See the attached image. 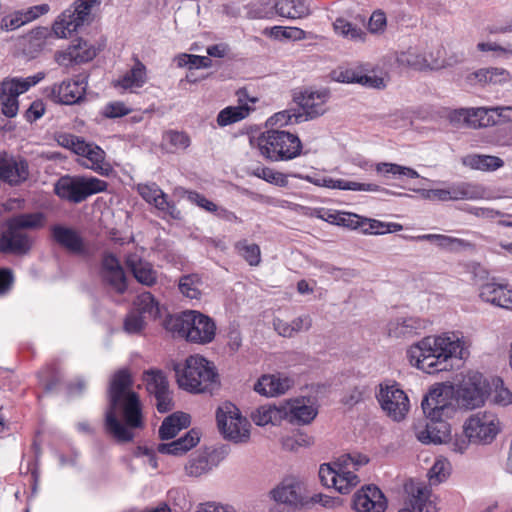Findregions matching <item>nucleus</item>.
<instances>
[{
    "label": "nucleus",
    "instance_id": "obj_13",
    "mask_svg": "<svg viewBox=\"0 0 512 512\" xmlns=\"http://www.w3.org/2000/svg\"><path fill=\"white\" fill-rule=\"evenodd\" d=\"M404 490L407 498L398 512H437L431 488L425 482H406Z\"/></svg>",
    "mask_w": 512,
    "mask_h": 512
},
{
    "label": "nucleus",
    "instance_id": "obj_21",
    "mask_svg": "<svg viewBox=\"0 0 512 512\" xmlns=\"http://www.w3.org/2000/svg\"><path fill=\"white\" fill-rule=\"evenodd\" d=\"M463 61V57L455 58V60H431L429 61L426 55H422L417 49L409 48L406 51L399 53L396 57V62L399 66L409 67L415 70H438L446 66H451L455 63Z\"/></svg>",
    "mask_w": 512,
    "mask_h": 512
},
{
    "label": "nucleus",
    "instance_id": "obj_36",
    "mask_svg": "<svg viewBox=\"0 0 512 512\" xmlns=\"http://www.w3.org/2000/svg\"><path fill=\"white\" fill-rule=\"evenodd\" d=\"M190 424V416L184 412H176L167 416L161 426L158 434L161 440H169L174 438L181 429L188 427Z\"/></svg>",
    "mask_w": 512,
    "mask_h": 512
},
{
    "label": "nucleus",
    "instance_id": "obj_15",
    "mask_svg": "<svg viewBox=\"0 0 512 512\" xmlns=\"http://www.w3.org/2000/svg\"><path fill=\"white\" fill-rule=\"evenodd\" d=\"M330 97L328 90L320 91L305 90L299 96L294 97L301 111L302 122L316 119L327 111L326 103Z\"/></svg>",
    "mask_w": 512,
    "mask_h": 512
},
{
    "label": "nucleus",
    "instance_id": "obj_47",
    "mask_svg": "<svg viewBox=\"0 0 512 512\" xmlns=\"http://www.w3.org/2000/svg\"><path fill=\"white\" fill-rule=\"evenodd\" d=\"M482 109L486 112L481 122L484 127L512 121V106L482 107Z\"/></svg>",
    "mask_w": 512,
    "mask_h": 512
},
{
    "label": "nucleus",
    "instance_id": "obj_25",
    "mask_svg": "<svg viewBox=\"0 0 512 512\" xmlns=\"http://www.w3.org/2000/svg\"><path fill=\"white\" fill-rule=\"evenodd\" d=\"M29 176L26 160H16L0 153V180L12 186L19 185Z\"/></svg>",
    "mask_w": 512,
    "mask_h": 512
},
{
    "label": "nucleus",
    "instance_id": "obj_60",
    "mask_svg": "<svg viewBox=\"0 0 512 512\" xmlns=\"http://www.w3.org/2000/svg\"><path fill=\"white\" fill-rule=\"evenodd\" d=\"M307 500L308 501H307L306 507H310L315 504H320L321 506H323L325 508H334V507L342 505L341 498L333 497V496H329V495H325V494H321V493L314 494L312 496L308 495Z\"/></svg>",
    "mask_w": 512,
    "mask_h": 512
},
{
    "label": "nucleus",
    "instance_id": "obj_14",
    "mask_svg": "<svg viewBox=\"0 0 512 512\" xmlns=\"http://www.w3.org/2000/svg\"><path fill=\"white\" fill-rule=\"evenodd\" d=\"M338 226L360 230L363 234H384L402 230V225L398 223H386L351 212H341Z\"/></svg>",
    "mask_w": 512,
    "mask_h": 512
},
{
    "label": "nucleus",
    "instance_id": "obj_38",
    "mask_svg": "<svg viewBox=\"0 0 512 512\" xmlns=\"http://www.w3.org/2000/svg\"><path fill=\"white\" fill-rule=\"evenodd\" d=\"M489 381L488 400L499 407H507L512 404V392L500 377H492Z\"/></svg>",
    "mask_w": 512,
    "mask_h": 512
},
{
    "label": "nucleus",
    "instance_id": "obj_6",
    "mask_svg": "<svg viewBox=\"0 0 512 512\" xmlns=\"http://www.w3.org/2000/svg\"><path fill=\"white\" fill-rule=\"evenodd\" d=\"M260 153L271 161H286L300 155L302 143L297 135L287 131L271 129L257 139Z\"/></svg>",
    "mask_w": 512,
    "mask_h": 512
},
{
    "label": "nucleus",
    "instance_id": "obj_59",
    "mask_svg": "<svg viewBox=\"0 0 512 512\" xmlns=\"http://www.w3.org/2000/svg\"><path fill=\"white\" fill-rule=\"evenodd\" d=\"M55 140L58 145L70 149L75 154H77L78 147L85 141L84 138L70 133H58L55 135Z\"/></svg>",
    "mask_w": 512,
    "mask_h": 512
},
{
    "label": "nucleus",
    "instance_id": "obj_61",
    "mask_svg": "<svg viewBox=\"0 0 512 512\" xmlns=\"http://www.w3.org/2000/svg\"><path fill=\"white\" fill-rule=\"evenodd\" d=\"M450 476V464L446 460H437L427 473L428 480H443Z\"/></svg>",
    "mask_w": 512,
    "mask_h": 512
},
{
    "label": "nucleus",
    "instance_id": "obj_24",
    "mask_svg": "<svg viewBox=\"0 0 512 512\" xmlns=\"http://www.w3.org/2000/svg\"><path fill=\"white\" fill-rule=\"evenodd\" d=\"M479 297L496 307L512 310V289H509L506 284L496 282L495 277L491 282L481 284Z\"/></svg>",
    "mask_w": 512,
    "mask_h": 512
},
{
    "label": "nucleus",
    "instance_id": "obj_7",
    "mask_svg": "<svg viewBox=\"0 0 512 512\" xmlns=\"http://www.w3.org/2000/svg\"><path fill=\"white\" fill-rule=\"evenodd\" d=\"M107 182L96 177L62 176L54 184V193L61 199L71 203H81L89 196L104 192Z\"/></svg>",
    "mask_w": 512,
    "mask_h": 512
},
{
    "label": "nucleus",
    "instance_id": "obj_56",
    "mask_svg": "<svg viewBox=\"0 0 512 512\" xmlns=\"http://www.w3.org/2000/svg\"><path fill=\"white\" fill-rule=\"evenodd\" d=\"M467 272L471 275L475 284L481 288L482 283L491 282L493 277H490L489 271L480 263L471 262L466 266Z\"/></svg>",
    "mask_w": 512,
    "mask_h": 512
},
{
    "label": "nucleus",
    "instance_id": "obj_18",
    "mask_svg": "<svg viewBox=\"0 0 512 512\" xmlns=\"http://www.w3.org/2000/svg\"><path fill=\"white\" fill-rule=\"evenodd\" d=\"M146 388L156 400V408L160 413H167L173 409L174 403L169 391V384L162 371H149L146 373Z\"/></svg>",
    "mask_w": 512,
    "mask_h": 512
},
{
    "label": "nucleus",
    "instance_id": "obj_27",
    "mask_svg": "<svg viewBox=\"0 0 512 512\" xmlns=\"http://www.w3.org/2000/svg\"><path fill=\"white\" fill-rule=\"evenodd\" d=\"M125 264L132 272L134 278L142 285L151 287L157 283V271L150 262L144 260L137 253L128 254Z\"/></svg>",
    "mask_w": 512,
    "mask_h": 512
},
{
    "label": "nucleus",
    "instance_id": "obj_58",
    "mask_svg": "<svg viewBox=\"0 0 512 512\" xmlns=\"http://www.w3.org/2000/svg\"><path fill=\"white\" fill-rule=\"evenodd\" d=\"M71 17H73V19H70L69 21L63 19L61 22H56L54 24L53 31L58 37H67L68 34L75 31L77 27L83 23V21L77 18V14L74 13Z\"/></svg>",
    "mask_w": 512,
    "mask_h": 512
},
{
    "label": "nucleus",
    "instance_id": "obj_39",
    "mask_svg": "<svg viewBox=\"0 0 512 512\" xmlns=\"http://www.w3.org/2000/svg\"><path fill=\"white\" fill-rule=\"evenodd\" d=\"M6 222L20 231L37 230L45 226L46 216L42 212L20 213L9 217Z\"/></svg>",
    "mask_w": 512,
    "mask_h": 512
},
{
    "label": "nucleus",
    "instance_id": "obj_33",
    "mask_svg": "<svg viewBox=\"0 0 512 512\" xmlns=\"http://www.w3.org/2000/svg\"><path fill=\"white\" fill-rule=\"evenodd\" d=\"M200 441V433L196 429H191L183 437L170 443H160L156 451L161 454L181 456L195 447Z\"/></svg>",
    "mask_w": 512,
    "mask_h": 512
},
{
    "label": "nucleus",
    "instance_id": "obj_20",
    "mask_svg": "<svg viewBox=\"0 0 512 512\" xmlns=\"http://www.w3.org/2000/svg\"><path fill=\"white\" fill-rule=\"evenodd\" d=\"M88 84V75H79L76 80L63 81L55 84L51 90V97L60 104L73 105L85 97Z\"/></svg>",
    "mask_w": 512,
    "mask_h": 512
},
{
    "label": "nucleus",
    "instance_id": "obj_43",
    "mask_svg": "<svg viewBox=\"0 0 512 512\" xmlns=\"http://www.w3.org/2000/svg\"><path fill=\"white\" fill-rule=\"evenodd\" d=\"M54 58L60 66L68 67L72 64H80L93 60L95 53L85 48V52L79 54L77 48L70 44L66 50L57 51Z\"/></svg>",
    "mask_w": 512,
    "mask_h": 512
},
{
    "label": "nucleus",
    "instance_id": "obj_48",
    "mask_svg": "<svg viewBox=\"0 0 512 512\" xmlns=\"http://www.w3.org/2000/svg\"><path fill=\"white\" fill-rule=\"evenodd\" d=\"M251 108L247 104L228 106L221 110L217 116V123L221 127L238 122L249 115Z\"/></svg>",
    "mask_w": 512,
    "mask_h": 512
},
{
    "label": "nucleus",
    "instance_id": "obj_9",
    "mask_svg": "<svg viewBox=\"0 0 512 512\" xmlns=\"http://www.w3.org/2000/svg\"><path fill=\"white\" fill-rule=\"evenodd\" d=\"M216 420L220 432L225 438L238 442H245L250 435L249 422L242 417L239 409L230 402H225L216 411Z\"/></svg>",
    "mask_w": 512,
    "mask_h": 512
},
{
    "label": "nucleus",
    "instance_id": "obj_23",
    "mask_svg": "<svg viewBox=\"0 0 512 512\" xmlns=\"http://www.w3.org/2000/svg\"><path fill=\"white\" fill-rule=\"evenodd\" d=\"M77 155L84 158L81 165L102 176H108L112 172L111 165L105 162V151L94 143L84 141L78 147Z\"/></svg>",
    "mask_w": 512,
    "mask_h": 512
},
{
    "label": "nucleus",
    "instance_id": "obj_45",
    "mask_svg": "<svg viewBox=\"0 0 512 512\" xmlns=\"http://www.w3.org/2000/svg\"><path fill=\"white\" fill-rule=\"evenodd\" d=\"M273 8L279 16L290 19L302 18L308 14V8L302 0H278Z\"/></svg>",
    "mask_w": 512,
    "mask_h": 512
},
{
    "label": "nucleus",
    "instance_id": "obj_35",
    "mask_svg": "<svg viewBox=\"0 0 512 512\" xmlns=\"http://www.w3.org/2000/svg\"><path fill=\"white\" fill-rule=\"evenodd\" d=\"M334 80L342 83H358L364 86L382 88L384 81L376 76H368L353 68L335 70L333 72Z\"/></svg>",
    "mask_w": 512,
    "mask_h": 512
},
{
    "label": "nucleus",
    "instance_id": "obj_26",
    "mask_svg": "<svg viewBox=\"0 0 512 512\" xmlns=\"http://www.w3.org/2000/svg\"><path fill=\"white\" fill-rule=\"evenodd\" d=\"M51 235L53 240L68 252L76 255L87 254L83 238L73 228L57 224L51 227Z\"/></svg>",
    "mask_w": 512,
    "mask_h": 512
},
{
    "label": "nucleus",
    "instance_id": "obj_1",
    "mask_svg": "<svg viewBox=\"0 0 512 512\" xmlns=\"http://www.w3.org/2000/svg\"><path fill=\"white\" fill-rule=\"evenodd\" d=\"M489 381L479 372H469L454 389L439 385L423 397L421 407L426 417L423 428L415 426L416 438L423 444H442L450 439L447 420L454 417L458 407L472 410L482 406L488 398Z\"/></svg>",
    "mask_w": 512,
    "mask_h": 512
},
{
    "label": "nucleus",
    "instance_id": "obj_17",
    "mask_svg": "<svg viewBox=\"0 0 512 512\" xmlns=\"http://www.w3.org/2000/svg\"><path fill=\"white\" fill-rule=\"evenodd\" d=\"M5 227V230L0 234V253L17 256L27 255L32 249V238L8 222H5Z\"/></svg>",
    "mask_w": 512,
    "mask_h": 512
},
{
    "label": "nucleus",
    "instance_id": "obj_2",
    "mask_svg": "<svg viewBox=\"0 0 512 512\" xmlns=\"http://www.w3.org/2000/svg\"><path fill=\"white\" fill-rule=\"evenodd\" d=\"M132 384L129 371L121 369L114 373L108 388L104 428L118 443L133 441V430L144 426L141 403L138 395L131 389Z\"/></svg>",
    "mask_w": 512,
    "mask_h": 512
},
{
    "label": "nucleus",
    "instance_id": "obj_12",
    "mask_svg": "<svg viewBox=\"0 0 512 512\" xmlns=\"http://www.w3.org/2000/svg\"><path fill=\"white\" fill-rule=\"evenodd\" d=\"M99 277L105 286L119 295L124 294L128 289L124 269L119 259L112 252H103L99 266Z\"/></svg>",
    "mask_w": 512,
    "mask_h": 512
},
{
    "label": "nucleus",
    "instance_id": "obj_49",
    "mask_svg": "<svg viewBox=\"0 0 512 512\" xmlns=\"http://www.w3.org/2000/svg\"><path fill=\"white\" fill-rule=\"evenodd\" d=\"M235 249L238 254L243 257L249 265L257 266L261 261V252L257 244H249L246 240L236 243Z\"/></svg>",
    "mask_w": 512,
    "mask_h": 512
},
{
    "label": "nucleus",
    "instance_id": "obj_3",
    "mask_svg": "<svg viewBox=\"0 0 512 512\" xmlns=\"http://www.w3.org/2000/svg\"><path fill=\"white\" fill-rule=\"evenodd\" d=\"M463 347L458 337L428 336L412 345L407 354L410 363L425 373L434 374L452 369L453 359H462Z\"/></svg>",
    "mask_w": 512,
    "mask_h": 512
},
{
    "label": "nucleus",
    "instance_id": "obj_57",
    "mask_svg": "<svg viewBox=\"0 0 512 512\" xmlns=\"http://www.w3.org/2000/svg\"><path fill=\"white\" fill-rule=\"evenodd\" d=\"M255 175L269 183L278 185L280 187H285L288 184V179L285 174L276 172L273 169L267 167L257 169Z\"/></svg>",
    "mask_w": 512,
    "mask_h": 512
},
{
    "label": "nucleus",
    "instance_id": "obj_51",
    "mask_svg": "<svg viewBox=\"0 0 512 512\" xmlns=\"http://www.w3.org/2000/svg\"><path fill=\"white\" fill-rule=\"evenodd\" d=\"M376 171L383 174L402 175L409 178H418L419 174L416 170L410 167L401 166L395 163L382 162L376 166Z\"/></svg>",
    "mask_w": 512,
    "mask_h": 512
},
{
    "label": "nucleus",
    "instance_id": "obj_4",
    "mask_svg": "<svg viewBox=\"0 0 512 512\" xmlns=\"http://www.w3.org/2000/svg\"><path fill=\"white\" fill-rule=\"evenodd\" d=\"M173 370L178 386L190 393L213 394L220 386L214 364L200 355H191L184 363H174Z\"/></svg>",
    "mask_w": 512,
    "mask_h": 512
},
{
    "label": "nucleus",
    "instance_id": "obj_55",
    "mask_svg": "<svg viewBox=\"0 0 512 512\" xmlns=\"http://www.w3.org/2000/svg\"><path fill=\"white\" fill-rule=\"evenodd\" d=\"M163 139L168 142L175 149L185 150L191 144L189 135L183 131L169 130Z\"/></svg>",
    "mask_w": 512,
    "mask_h": 512
},
{
    "label": "nucleus",
    "instance_id": "obj_37",
    "mask_svg": "<svg viewBox=\"0 0 512 512\" xmlns=\"http://www.w3.org/2000/svg\"><path fill=\"white\" fill-rule=\"evenodd\" d=\"M486 112L482 107L478 108H459L449 112L448 119L451 124L460 126L465 124L472 127H484L481 122L483 114Z\"/></svg>",
    "mask_w": 512,
    "mask_h": 512
},
{
    "label": "nucleus",
    "instance_id": "obj_32",
    "mask_svg": "<svg viewBox=\"0 0 512 512\" xmlns=\"http://www.w3.org/2000/svg\"><path fill=\"white\" fill-rule=\"evenodd\" d=\"M426 327V322L417 317L397 318L388 323V335L394 338H411Z\"/></svg>",
    "mask_w": 512,
    "mask_h": 512
},
{
    "label": "nucleus",
    "instance_id": "obj_8",
    "mask_svg": "<svg viewBox=\"0 0 512 512\" xmlns=\"http://www.w3.org/2000/svg\"><path fill=\"white\" fill-rule=\"evenodd\" d=\"M369 457L359 452L346 453L339 456L333 462L323 463L319 467V480H358L356 471L369 463Z\"/></svg>",
    "mask_w": 512,
    "mask_h": 512
},
{
    "label": "nucleus",
    "instance_id": "obj_41",
    "mask_svg": "<svg viewBox=\"0 0 512 512\" xmlns=\"http://www.w3.org/2000/svg\"><path fill=\"white\" fill-rule=\"evenodd\" d=\"M204 282L198 273L182 275L178 281L180 293L189 299L200 300Z\"/></svg>",
    "mask_w": 512,
    "mask_h": 512
},
{
    "label": "nucleus",
    "instance_id": "obj_28",
    "mask_svg": "<svg viewBox=\"0 0 512 512\" xmlns=\"http://www.w3.org/2000/svg\"><path fill=\"white\" fill-rule=\"evenodd\" d=\"M284 419L292 424L305 425L311 423L317 415V409L305 402L295 399L282 405Z\"/></svg>",
    "mask_w": 512,
    "mask_h": 512
},
{
    "label": "nucleus",
    "instance_id": "obj_34",
    "mask_svg": "<svg viewBox=\"0 0 512 512\" xmlns=\"http://www.w3.org/2000/svg\"><path fill=\"white\" fill-rule=\"evenodd\" d=\"M147 81L146 67L139 60L135 59V63L130 70L123 76L113 82L115 88L124 90H133L141 88Z\"/></svg>",
    "mask_w": 512,
    "mask_h": 512
},
{
    "label": "nucleus",
    "instance_id": "obj_53",
    "mask_svg": "<svg viewBox=\"0 0 512 512\" xmlns=\"http://www.w3.org/2000/svg\"><path fill=\"white\" fill-rule=\"evenodd\" d=\"M335 189L352 190V191H380V190H383L387 194H390V192L388 190L383 189L376 184L359 183V182L348 181V180H344V179H335Z\"/></svg>",
    "mask_w": 512,
    "mask_h": 512
},
{
    "label": "nucleus",
    "instance_id": "obj_44",
    "mask_svg": "<svg viewBox=\"0 0 512 512\" xmlns=\"http://www.w3.org/2000/svg\"><path fill=\"white\" fill-rule=\"evenodd\" d=\"M282 405H262L251 413V418L257 426L277 424L284 419Z\"/></svg>",
    "mask_w": 512,
    "mask_h": 512
},
{
    "label": "nucleus",
    "instance_id": "obj_42",
    "mask_svg": "<svg viewBox=\"0 0 512 512\" xmlns=\"http://www.w3.org/2000/svg\"><path fill=\"white\" fill-rule=\"evenodd\" d=\"M135 311L145 318L156 320L161 317V306L150 292L139 294L134 300Z\"/></svg>",
    "mask_w": 512,
    "mask_h": 512
},
{
    "label": "nucleus",
    "instance_id": "obj_30",
    "mask_svg": "<svg viewBox=\"0 0 512 512\" xmlns=\"http://www.w3.org/2000/svg\"><path fill=\"white\" fill-rule=\"evenodd\" d=\"M217 454L216 451H198L191 455L187 464L185 465V471L187 476L198 478L206 475L214 467L217 466Z\"/></svg>",
    "mask_w": 512,
    "mask_h": 512
},
{
    "label": "nucleus",
    "instance_id": "obj_29",
    "mask_svg": "<svg viewBox=\"0 0 512 512\" xmlns=\"http://www.w3.org/2000/svg\"><path fill=\"white\" fill-rule=\"evenodd\" d=\"M415 240L434 243L441 250L450 253L474 251L476 247L475 244L471 241L444 234H423L415 237Z\"/></svg>",
    "mask_w": 512,
    "mask_h": 512
},
{
    "label": "nucleus",
    "instance_id": "obj_5",
    "mask_svg": "<svg viewBox=\"0 0 512 512\" xmlns=\"http://www.w3.org/2000/svg\"><path fill=\"white\" fill-rule=\"evenodd\" d=\"M166 328L197 344L210 343L216 335L214 320L196 310H186L170 316L166 320Z\"/></svg>",
    "mask_w": 512,
    "mask_h": 512
},
{
    "label": "nucleus",
    "instance_id": "obj_31",
    "mask_svg": "<svg viewBox=\"0 0 512 512\" xmlns=\"http://www.w3.org/2000/svg\"><path fill=\"white\" fill-rule=\"evenodd\" d=\"M294 385V380L280 375H263L254 385V390L264 396L284 394Z\"/></svg>",
    "mask_w": 512,
    "mask_h": 512
},
{
    "label": "nucleus",
    "instance_id": "obj_52",
    "mask_svg": "<svg viewBox=\"0 0 512 512\" xmlns=\"http://www.w3.org/2000/svg\"><path fill=\"white\" fill-rule=\"evenodd\" d=\"M302 115L298 113L296 109H288L278 113H275L271 116L267 123L271 126H285L291 123H301Z\"/></svg>",
    "mask_w": 512,
    "mask_h": 512
},
{
    "label": "nucleus",
    "instance_id": "obj_40",
    "mask_svg": "<svg viewBox=\"0 0 512 512\" xmlns=\"http://www.w3.org/2000/svg\"><path fill=\"white\" fill-rule=\"evenodd\" d=\"M462 164L474 170L495 171L504 165V161L497 156L469 154L462 158Z\"/></svg>",
    "mask_w": 512,
    "mask_h": 512
},
{
    "label": "nucleus",
    "instance_id": "obj_16",
    "mask_svg": "<svg viewBox=\"0 0 512 512\" xmlns=\"http://www.w3.org/2000/svg\"><path fill=\"white\" fill-rule=\"evenodd\" d=\"M498 419L490 414L471 416L464 425V432L473 441L491 442L499 431Z\"/></svg>",
    "mask_w": 512,
    "mask_h": 512
},
{
    "label": "nucleus",
    "instance_id": "obj_19",
    "mask_svg": "<svg viewBox=\"0 0 512 512\" xmlns=\"http://www.w3.org/2000/svg\"><path fill=\"white\" fill-rule=\"evenodd\" d=\"M353 508L356 512H385L387 499L375 484L370 483L355 492Z\"/></svg>",
    "mask_w": 512,
    "mask_h": 512
},
{
    "label": "nucleus",
    "instance_id": "obj_62",
    "mask_svg": "<svg viewBox=\"0 0 512 512\" xmlns=\"http://www.w3.org/2000/svg\"><path fill=\"white\" fill-rule=\"evenodd\" d=\"M340 214H341V211L327 209L324 207H319V208H313L311 210L309 216L321 219L330 224L338 226Z\"/></svg>",
    "mask_w": 512,
    "mask_h": 512
},
{
    "label": "nucleus",
    "instance_id": "obj_10",
    "mask_svg": "<svg viewBox=\"0 0 512 512\" xmlns=\"http://www.w3.org/2000/svg\"><path fill=\"white\" fill-rule=\"evenodd\" d=\"M376 398L383 411L394 421L403 420L409 411V398L396 383L380 384Z\"/></svg>",
    "mask_w": 512,
    "mask_h": 512
},
{
    "label": "nucleus",
    "instance_id": "obj_22",
    "mask_svg": "<svg viewBox=\"0 0 512 512\" xmlns=\"http://www.w3.org/2000/svg\"><path fill=\"white\" fill-rule=\"evenodd\" d=\"M272 498L280 504L292 508H304L307 506L308 494L302 486V482H281L271 491Z\"/></svg>",
    "mask_w": 512,
    "mask_h": 512
},
{
    "label": "nucleus",
    "instance_id": "obj_50",
    "mask_svg": "<svg viewBox=\"0 0 512 512\" xmlns=\"http://www.w3.org/2000/svg\"><path fill=\"white\" fill-rule=\"evenodd\" d=\"M333 27L337 34L351 40H362L365 35V32L361 28L353 25L344 18H337L333 23Z\"/></svg>",
    "mask_w": 512,
    "mask_h": 512
},
{
    "label": "nucleus",
    "instance_id": "obj_46",
    "mask_svg": "<svg viewBox=\"0 0 512 512\" xmlns=\"http://www.w3.org/2000/svg\"><path fill=\"white\" fill-rule=\"evenodd\" d=\"M185 195L187 197V199L193 203V204H196L197 206L205 209L206 211L208 212H212V213H217V215L221 218H225L227 220H231V219H234L236 218L235 214L226 210V209H218V206L208 200L204 195L196 192V191H185Z\"/></svg>",
    "mask_w": 512,
    "mask_h": 512
},
{
    "label": "nucleus",
    "instance_id": "obj_11",
    "mask_svg": "<svg viewBox=\"0 0 512 512\" xmlns=\"http://www.w3.org/2000/svg\"><path fill=\"white\" fill-rule=\"evenodd\" d=\"M423 198L439 201L479 200L486 196V189L478 183L457 182L446 189H423Z\"/></svg>",
    "mask_w": 512,
    "mask_h": 512
},
{
    "label": "nucleus",
    "instance_id": "obj_54",
    "mask_svg": "<svg viewBox=\"0 0 512 512\" xmlns=\"http://www.w3.org/2000/svg\"><path fill=\"white\" fill-rule=\"evenodd\" d=\"M145 316L135 310L130 311L124 319V330L129 334H138L145 328Z\"/></svg>",
    "mask_w": 512,
    "mask_h": 512
},
{
    "label": "nucleus",
    "instance_id": "obj_64",
    "mask_svg": "<svg viewBox=\"0 0 512 512\" xmlns=\"http://www.w3.org/2000/svg\"><path fill=\"white\" fill-rule=\"evenodd\" d=\"M24 18L25 16L21 14V11H16L12 14H9L2 19L1 29L4 31L15 30L26 24Z\"/></svg>",
    "mask_w": 512,
    "mask_h": 512
},
{
    "label": "nucleus",
    "instance_id": "obj_63",
    "mask_svg": "<svg viewBox=\"0 0 512 512\" xmlns=\"http://www.w3.org/2000/svg\"><path fill=\"white\" fill-rule=\"evenodd\" d=\"M137 191L141 197L150 204H152L162 192L156 183L138 184Z\"/></svg>",
    "mask_w": 512,
    "mask_h": 512
}]
</instances>
